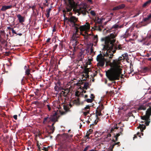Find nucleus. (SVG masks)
<instances>
[{
	"mask_svg": "<svg viewBox=\"0 0 151 151\" xmlns=\"http://www.w3.org/2000/svg\"><path fill=\"white\" fill-rule=\"evenodd\" d=\"M102 41H105L104 47L107 50L106 52L104 55V56L109 58V60L106 62L111 67V68L106 72V75L109 80L113 81V61L111 62L110 59L113 58V34H111L101 39Z\"/></svg>",
	"mask_w": 151,
	"mask_h": 151,
	"instance_id": "1",
	"label": "nucleus"
},
{
	"mask_svg": "<svg viewBox=\"0 0 151 151\" xmlns=\"http://www.w3.org/2000/svg\"><path fill=\"white\" fill-rule=\"evenodd\" d=\"M64 21L66 22L70 27H75L76 32H78L79 29L81 32V34L85 39H87L88 38L89 35L86 32L90 29V28L89 23H86V24L79 27V25L76 23L78 21V19L73 16H71L68 18H65L64 19ZM90 35V34L89 35Z\"/></svg>",
	"mask_w": 151,
	"mask_h": 151,
	"instance_id": "2",
	"label": "nucleus"
},
{
	"mask_svg": "<svg viewBox=\"0 0 151 151\" xmlns=\"http://www.w3.org/2000/svg\"><path fill=\"white\" fill-rule=\"evenodd\" d=\"M124 59V57H119L118 59H114V81L119 80L123 75L122 74V65L121 62Z\"/></svg>",
	"mask_w": 151,
	"mask_h": 151,
	"instance_id": "3",
	"label": "nucleus"
},
{
	"mask_svg": "<svg viewBox=\"0 0 151 151\" xmlns=\"http://www.w3.org/2000/svg\"><path fill=\"white\" fill-rule=\"evenodd\" d=\"M151 115V106H150L149 108L147 109L146 111L145 115L142 116L141 119L144 121H141V123H145V124L147 126L149 125L150 122V116Z\"/></svg>",
	"mask_w": 151,
	"mask_h": 151,
	"instance_id": "4",
	"label": "nucleus"
},
{
	"mask_svg": "<svg viewBox=\"0 0 151 151\" xmlns=\"http://www.w3.org/2000/svg\"><path fill=\"white\" fill-rule=\"evenodd\" d=\"M66 9L63 11V12L70 11L72 9L76 6V4L73 0H65Z\"/></svg>",
	"mask_w": 151,
	"mask_h": 151,
	"instance_id": "5",
	"label": "nucleus"
},
{
	"mask_svg": "<svg viewBox=\"0 0 151 151\" xmlns=\"http://www.w3.org/2000/svg\"><path fill=\"white\" fill-rule=\"evenodd\" d=\"M78 32H76H76L73 34L71 37V43H72L74 47L77 45L78 43V38L79 37V35L77 33Z\"/></svg>",
	"mask_w": 151,
	"mask_h": 151,
	"instance_id": "6",
	"label": "nucleus"
},
{
	"mask_svg": "<svg viewBox=\"0 0 151 151\" xmlns=\"http://www.w3.org/2000/svg\"><path fill=\"white\" fill-rule=\"evenodd\" d=\"M96 60L98 62L97 64L98 66L102 67L104 65L105 60L101 54H100L97 56Z\"/></svg>",
	"mask_w": 151,
	"mask_h": 151,
	"instance_id": "7",
	"label": "nucleus"
},
{
	"mask_svg": "<svg viewBox=\"0 0 151 151\" xmlns=\"http://www.w3.org/2000/svg\"><path fill=\"white\" fill-rule=\"evenodd\" d=\"M114 31L115 30H114V53L116 52V50H120L122 48L121 45L119 43L118 41L116 42V39H115V37L116 36V35L114 34L115 33Z\"/></svg>",
	"mask_w": 151,
	"mask_h": 151,
	"instance_id": "8",
	"label": "nucleus"
},
{
	"mask_svg": "<svg viewBox=\"0 0 151 151\" xmlns=\"http://www.w3.org/2000/svg\"><path fill=\"white\" fill-rule=\"evenodd\" d=\"M101 139L103 141H109L111 140V134L110 133L107 132H104L103 134Z\"/></svg>",
	"mask_w": 151,
	"mask_h": 151,
	"instance_id": "9",
	"label": "nucleus"
},
{
	"mask_svg": "<svg viewBox=\"0 0 151 151\" xmlns=\"http://www.w3.org/2000/svg\"><path fill=\"white\" fill-rule=\"evenodd\" d=\"M90 106L89 105H87L86 106L82 109V112L85 116H86L89 114L90 110Z\"/></svg>",
	"mask_w": 151,
	"mask_h": 151,
	"instance_id": "10",
	"label": "nucleus"
},
{
	"mask_svg": "<svg viewBox=\"0 0 151 151\" xmlns=\"http://www.w3.org/2000/svg\"><path fill=\"white\" fill-rule=\"evenodd\" d=\"M89 29L88 30V31H87L86 32H87L88 31H89ZM88 35H89V37L87 39H85V38H84L86 39V40H87L89 38H90V37L91 36V37H93V42L95 43H97V42H98V36L97 35H94V36H93V35H92L91 34H88L87 33Z\"/></svg>",
	"mask_w": 151,
	"mask_h": 151,
	"instance_id": "11",
	"label": "nucleus"
},
{
	"mask_svg": "<svg viewBox=\"0 0 151 151\" xmlns=\"http://www.w3.org/2000/svg\"><path fill=\"white\" fill-rule=\"evenodd\" d=\"M50 118L51 121L52 122H55L57 121L58 118L57 113L56 112H55L53 115H51Z\"/></svg>",
	"mask_w": 151,
	"mask_h": 151,
	"instance_id": "12",
	"label": "nucleus"
},
{
	"mask_svg": "<svg viewBox=\"0 0 151 151\" xmlns=\"http://www.w3.org/2000/svg\"><path fill=\"white\" fill-rule=\"evenodd\" d=\"M37 145L38 147V149L40 151H48L49 147H45L42 145L40 146L39 144H37Z\"/></svg>",
	"mask_w": 151,
	"mask_h": 151,
	"instance_id": "13",
	"label": "nucleus"
},
{
	"mask_svg": "<svg viewBox=\"0 0 151 151\" xmlns=\"http://www.w3.org/2000/svg\"><path fill=\"white\" fill-rule=\"evenodd\" d=\"M79 12L83 14L84 15H86V13H88V12L86 10V8L84 7L83 8H80L79 10Z\"/></svg>",
	"mask_w": 151,
	"mask_h": 151,
	"instance_id": "14",
	"label": "nucleus"
},
{
	"mask_svg": "<svg viewBox=\"0 0 151 151\" xmlns=\"http://www.w3.org/2000/svg\"><path fill=\"white\" fill-rule=\"evenodd\" d=\"M69 137V136L67 134H63L61 136L60 139L62 141L64 142L67 140Z\"/></svg>",
	"mask_w": 151,
	"mask_h": 151,
	"instance_id": "15",
	"label": "nucleus"
},
{
	"mask_svg": "<svg viewBox=\"0 0 151 151\" xmlns=\"http://www.w3.org/2000/svg\"><path fill=\"white\" fill-rule=\"evenodd\" d=\"M51 121L50 118L48 116L44 118L43 123L44 124H47L50 123Z\"/></svg>",
	"mask_w": 151,
	"mask_h": 151,
	"instance_id": "16",
	"label": "nucleus"
},
{
	"mask_svg": "<svg viewBox=\"0 0 151 151\" xmlns=\"http://www.w3.org/2000/svg\"><path fill=\"white\" fill-rule=\"evenodd\" d=\"M12 5L9 6H3L1 9V10L2 11H5L7 9L12 8Z\"/></svg>",
	"mask_w": 151,
	"mask_h": 151,
	"instance_id": "17",
	"label": "nucleus"
},
{
	"mask_svg": "<svg viewBox=\"0 0 151 151\" xmlns=\"http://www.w3.org/2000/svg\"><path fill=\"white\" fill-rule=\"evenodd\" d=\"M84 57V53L82 52H80L78 55V60L82 61Z\"/></svg>",
	"mask_w": 151,
	"mask_h": 151,
	"instance_id": "18",
	"label": "nucleus"
},
{
	"mask_svg": "<svg viewBox=\"0 0 151 151\" xmlns=\"http://www.w3.org/2000/svg\"><path fill=\"white\" fill-rule=\"evenodd\" d=\"M19 22L20 23H22L24 21V18L21 16L20 14H18L17 15Z\"/></svg>",
	"mask_w": 151,
	"mask_h": 151,
	"instance_id": "19",
	"label": "nucleus"
},
{
	"mask_svg": "<svg viewBox=\"0 0 151 151\" xmlns=\"http://www.w3.org/2000/svg\"><path fill=\"white\" fill-rule=\"evenodd\" d=\"M70 90L68 88L65 89L64 91H62L61 92V95L64 96H66L67 94L70 92Z\"/></svg>",
	"mask_w": 151,
	"mask_h": 151,
	"instance_id": "20",
	"label": "nucleus"
},
{
	"mask_svg": "<svg viewBox=\"0 0 151 151\" xmlns=\"http://www.w3.org/2000/svg\"><path fill=\"white\" fill-rule=\"evenodd\" d=\"M138 129H140L141 132H142L143 130L145 129L146 128V126L144 124H140L138 127H137Z\"/></svg>",
	"mask_w": 151,
	"mask_h": 151,
	"instance_id": "21",
	"label": "nucleus"
},
{
	"mask_svg": "<svg viewBox=\"0 0 151 151\" xmlns=\"http://www.w3.org/2000/svg\"><path fill=\"white\" fill-rule=\"evenodd\" d=\"M125 5L124 4H122L114 7V10H117L124 8Z\"/></svg>",
	"mask_w": 151,
	"mask_h": 151,
	"instance_id": "22",
	"label": "nucleus"
},
{
	"mask_svg": "<svg viewBox=\"0 0 151 151\" xmlns=\"http://www.w3.org/2000/svg\"><path fill=\"white\" fill-rule=\"evenodd\" d=\"M123 27V24L119 25L118 23H116L114 25V29H118L122 28Z\"/></svg>",
	"mask_w": 151,
	"mask_h": 151,
	"instance_id": "23",
	"label": "nucleus"
},
{
	"mask_svg": "<svg viewBox=\"0 0 151 151\" xmlns=\"http://www.w3.org/2000/svg\"><path fill=\"white\" fill-rule=\"evenodd\" d=\"M30 70L29 69H27L25 71V74L28 77H31L32 75L30 73Z\"/></svg>",
	"mask_w": 151,
	"mask_h": 151,
	"instance_id": "24",
	"label": "nucleus"
},
{
	"mask_svg": "<svg viewBox=\"0 0 151 151\" xmlns=\"http://www.w3.org/2000/svg\"><path fill=\"white\" fill-rule=\"evenodd\" d=\"M150 70H151V67H145L143 69V71L144 72H146Z\"/></svg>",
	"mask_w": 151,
	"mask_h": 151,
	"instance_id": "25",
	"label": "nucleus"
},
{
	"mask_svg": "<svg viewBox=\"0 0 151 151\" xmlns=\"http://www.w3.org/2000/svg\"><path fill=\"white\" fill-rule=\"evenodd\" d=\"M146 109V106L144 105H141L137 109V110L138 111L141 110H145Z\"/></svg>",
	"mask_w": 151,
	"mask_h": 151,
	"instance_id": "26",
	"label": "nucleus"
},
{
	"mask_svg": "<svg viewBox=\"0 0 151 151\" xmlns=\"http://www.w3.org/2000/svg\"><path fill=\"white\" fill-rule=\"evenodd\" d=\"M150 3H151L150 2V1L148 0L143 4L142 6L143 7H145L146 6L149 5Z\"/></svg>",
	"mask_w": 151,
	"mask_h": 151,
	"instance_id": "27",
	"label": "nucleus"
},
{
	"mask_svg": "<svg viewBox=\"0 0 151 151\" xmlns=\"http://www.w3.org/2000/svg\"><path fill=\"white\" fill-rule=\"evenodd\" d=\"M89 83L88 82H86L84 83L83 87L85 89H86L89 87Z\"/></svg>",
	"mask_w": 151,
	"mask_h": 151,
	"instance_id": "28",
	"label": "nucleus"
},
{
	"mask_svg": "<svg viewBox=\"0 0 151 151\" xmlns=\"http://www.w3.org/2000/svg\"><path fill=\"white\" fill-rule=\"evenodd\" d=\"M104 107L103 104L100 105L97 108V109L98 110L101 111L103 109Z\"/></svg>",
	"mask_w": 151,
	"mask_h": 151,
	"instance_id": "29",
	"label": "nucleus"
},
{
	"mask_svg": "<svg viewBox=\"0 0 151 151\" xmlns=\"http://www.w3.org/2000/svg\"><path fill=\"white\" fill-rule=\"evenodd\" d=\"M101 111L98 110V109L96 110V114L97 116H100L101 114Z\"/></svg>",
	"mask_w": 151,
	"mask_h": 151,
	"instance_id": "30",
	"label": "nucleus"
},
{
	"mask_svg": "<svg viewBox=\"0 0 151 151\" xmlns=\"http://www.w3.org/2000/svg\"><path fill=\"white\" fill-rule=\"evenodd\" d=\"M82 76L83 77L85 78V79H83L84 80H86L87 78H88L89 76L88 74L84 73L82 75Z\"/></svg>",
	"mask_w": 151,
	"mask_h": 151,
	"instance_id": "31",
	"label": "nucleus"
},
{
	"mask_svg": "<svg viewBox=\"0 0 151 151\" xmlns=\"http://www.w3.org/2000/svg\"><path fill=\"white\" fill-rule=\"evenodd\" d=\"M89 71V68H85L83 70L84 73H86L88 74Z\"/></svg>",
	"mask_w": 151,
	"mask_h": 151,
	"instance_id": "32",
	"label": "nucleus"
},
{
	"mask_svg": "<svg viewBox=\"0 0 151 151\" xmlns=\"http://www.w3.org/2000/svg\"><path fill=\"white\" fill-rule=\"evenodd\" d=\"M55 124V122L52 123V125L51 126V129L52 131V132L53 133L55 130V127L54 126V125Z\"/></svg>",
	"mask_w": 151,
	"mask_h": 151,
	"instance_id": "33",
	"label": "nucleus"
},
{
	"mask_svg": "<svg viewBox=\"0 0 151 151\" xmlns=\"http://www.w3.org/2000/svg\"><path fill=\"white\" fill-rule=\"evenodd\" d=\"M120 134L119 133L116 134V135L114 136V138H115V140H114L115 142L117 141L118 137L120 136Z\"/></svg>",
	"mask_w": 151,
	"mask_h": 151,
	"instance_id": "34",
	"label": "nucleus"
},
{
	"mask_svg": "<svg viewBox=\"0 0 151 151\" xmlns=\"http://www.w3.org/2000/svg\"><path fill=\"white\" fill-rule=\"evenodd\" d=\"M130 36V35L127 32V31L126 32L124 35V38H127L129 36Z\"/></svg>",
	"mask_w": 151,
	"mask_h": 151,
	"instance_id": "35",
	"label": "nucleus"
},
{
	"mask_svg": "<svg viewBox=\"0 0 151 151\" xmlns=\"http://www.w3.org/2000/svg\"><path fill=\"white\" fill-rule=\"evenodd\" d=\"M50 10H51L50 9H49L47 10V13L46 15V17L47 18L49 17L50 16Z\"/></svg>",
	"mask_w": 151,
	"mask_h": 151,
	"instance_id": "36",
	"label": "nucleus"
},
{
	"mask_svg": "<svg viewBox=\"0 0 151 151\" xmlns=\"http://www.w3.org/2000/svg\"><path fill=\"white\" fill-rule=\"evenodd\" d=\"M102 20L101 19L98 18L96 20V22L98 24H100L102 23Z\"/></svg>",
	"mask_w": 151,
	"mask_h": 151,
	"instance_id": "37",
	"label": "nucleus"
},
{
	"mask_svg": "<svg viewBox=\"0 0 151 151\" xmlns=\"http://www.w3.org/2000/svg\"><path fill=\"white\" fill-rule=\"evenodd\" d=\"M116 87H117V86H115L114 85V89H116L115 91V92H114V95L115 94H116L117 93V90L116 89Z\"/></svg>",
	"mask_w": 151,
	"mask_h": 151,
	"instance_id": "38",
	"label": "nucleus"
},
{
	"mask_svg": "<svg viewBox=\"0 0 151 151\" xmlns=\"http://www.w3.org/2000/svg\"><path fill=\"white\" fill-rule=\"evenodd\" d=\"M86 101L88 103H92L93 101V100L92 99H88L86 100Z\"/></svg>",
	"mask_w": 151,
	"mask_h": 151,
	"instance_id": "39",
	"label": "nucleus"
},
{
	"mask_svg": "<svg viewBox=\"0 0 151 151\" xmlns=\"http://www.w3.org/2000/svg\"><path fill=\"white\" fill-rule=\"evenodd\" d=\"M115 142H116L114 140V146H115L116 145H118V146H120V142H117L115 143Z\"/></svg>",
	"mask_w": 151,
	"mask_h": 151,
	"instance_id": "40",
	"label": "nucleus"
},
{
	"mask_svg": "<svg viewBox=\"0 0 151 151\" xmlns=\"http://www.w3.org/2000/svg\"><path fill=\"white\" fill-rule=\"evenodd\" d=\"M90 147V145H88L84 149V150H83V151H86L88 148Z\"/></svg>",
	"mask_w": 151,
	"mask_h": 151,
	"instance_id": "41",
	"label": "nucleus"
},
{
	"mask_svg": "<svg viewBox=\"0 0 151 151\" xmlns=\"http://www.w3.org/2000/svg\"><path fill=\"white\" fill-rule=\"evenodd\" d=\"M149 18L147 17H146V18H144L143 19V21L144 22H146V21H147V20H149Z\"/></svg>",
	"mask_w": 151,
	"mask_h": 151,
	"instance_id": "42",
	"label": "nucleus"
},
{
	"mask_svg": "<svg viewBox=\"0 0 151 151\" xmlns=\"http://www.w3.org/2000/svg\"><path fill=\"white\" fill-rule=\"evenodd\" d=\"M90 134L88 132L86 134V137H87V138L89 139V136L90 135Z\"/></svg>",
	"mask_w": 151,
	"mask_h": 151,
	"instance_id": "43",
	"label": "nucleus"
},
{
	"mask_svg": "<svg viewBox=\"0 0 151 151\" xmlns=\"http://www.w3.org/2000/svg\"><path fill=\"white\" fill-rule=\"evenodd\" d=\"M113 82H112L111 83H109L108 84V85L109 87H112L113 86V85H112Z\"/></svg>",
	"mask_w": 151,
	"mask_h": 151,
	"instance_id": "44",
	"label": "nucleus"
},
{
	"mask_svg": "<svg viewBox=\"0 0 151 151\" xmlns=\"http://www.w3.org/2000/svg\"><path fill=\"white\" fill-rule=\"evenodd\" d=\"M24 69L25 70H26L27 69H29V66L28 65H25L24 66Z\"/></svg>",
	"mask_w": 151,
	"mask_h": 151,
	"instance_id": "45",
	"label": "nucleus"
},
{
	"mask_svg": "<svg viewBox=\"0 0 151 151\" xmlns=\"http://www.w3.org/2000/svg\"><path fill=\"white\" fill-rule=\"evenodd\" d=\"M12 33L14 34H17V33L15 31V30H14L12 28Z\"/></svg>",
	"mask_w": 151,
	"mask_h": 151,
	"instance_id": "46",
	"label": "nucleus"
},
{
	"mask_svg": "<svg viewBox=\"0 0 151 151\" xmlns=\"http://www.w3.org/2000/svg\"><path fill=\"white\" fill-rule=\"evenodd\" d=\"M91 14L93 16H95L96 15L95 12L93 11H91Z\"/></svg>",
	"mask_w": 151,
	"mask_h": 151,
	"instance_id": "47",
	"label": "nucleus"
},
{
	"mask_svg": "<svg viewBox=\"0 0 151 151\" xmlns=\"http://www.w3.org/2000/svg\"><path fill=\"white\" fill-rule=\"evenodd\" d=\"M47 108L48 109V110L49 111H50L51 109V107H50V105L49 104H47Z\"/></svg>",
	"mask_w": 151,
	"mask_h": 151,
	"instance_id": "48",
	"label": "nucleus"
},
{
	"mask_svg": "<svg viewBox=\"0 0 151 151\" xmlns=\"http://www.w3.org/2000/svg\"><path fill=\"white\" fill-rule=\"evenodd\" d=\"M115 98H114V101H115V103L116 104H117L118 101H119V99H116V100H115Z\"/></svg>",
	"mask_w": 151,
	"mask_h": 151,
	"instance_id": "49",
	"label": "nucleus"
},
{
	"mask_svg": "<svg viewBox=\"0 0 151 151\" xmlns=\"http://www.w3.org/2000/svg\"><path fill=\"white\" fill-rule=\"evenodd\" d=\"M13 118L15 120H17V115H14L13 116Z\"/></svg>",
	"mask_w": 151,
	"mask_h": 151,
	"instance_id": "50",
	"label": "nucleus"
},
{
	"mask_svg": "<svg viewBox=\"0 0 151 151\" xmlns=\"http://www.w3.org/2000/svg\"><path fill=\"white\" fill-rule=\"evenodd\" d=\"M122 56H123V57H124V58H125V57H127L128 56V55H127V53H126V54H124V55H122Z\"/></svg>",
	"mask_w": 151,
	"mask_h": 151,
	"instance_id": "51",
	"label": "nucleus"
},
{
	"mask_svg": "<svg viewBox=\"0 0 151 151\" xmlns=\"http://www.w3.org/2000/svg\"><path fill=\"white\" fill-rule=\"evenodd\" d=\"M55 90L56 91H58V87H56L55 86Z\"/></svg>",
	"mask_w": 151,
	"mask_h": 151,
	"instance_id": "52",
	"label": "nucleus"
},
{
	"mask_svg": "<svg viewBox=\"0 0 151 151\" xmlns=\"http://www.w3.org/2000/svg\"><path fill=\"white\" fill-rule=\"evenodd\" d=\"M116 126H117V125L116 124V125H115V126H114V129H118L119 127H118Z\"/></svg>",
	"mask_w": 151,
	"mask_h": 151,
	"instance_id": "53",
	"label": "nucleus"
},
{
	"mask_svg": "<svg viewBox=\"0 0 151 151\" xmlns=\"http://www.w3.org/2000/svg\"><path fill=\"white\" fill-rule=\"evenodd\" d=\"M91 99H93V98H94V95L93 94H91Z\"/></svg>",
	"mask_w": 151,
	"mask_h": 151,
	"instance_id": "54",
	"label": "nucleus"
},
{
	"mask_svg": "<svg viewBox=\"0 0 151 151\" xmlns=\"http://www.w3.org/2000/svg\"><path fill=\"white\" fill-rule=\"evenodd\" d=\"M50 40H51L50 38H48L47 40V42H49Z\"/></svg>",
	"mask_w": 151,
	"mask_h": 151,
	"instance_id": "55",
	"label": "nucleus"
},
{
	"mask_svg": "<svg viewBox=\"0 0 151 151\" xmlns=\"http://www.w3.org/2000/svg\"><path fill=\"white\" fill-rule=\"evenodd\" d=\"M147 37L149 38H151V35H147Z\"/></svg>",
	"mask_w": 151,
	"mask_h": 151,
	"instance_id": "56",
	"label": "nucleus"
},
{
	"mask_svg": "<svg viewBox=\"0 0 151 151\" xmlns=\"http://www.w3.org/2000/svg\"><path fill=\"white\" fill-rule=\"evenodd\" d=\"M112 91H111L110 92H109V95L110 96H111L112 95Z\"/></svg>",
	"mask_w": 151,
	"mask_h": 151,
	"instance_id": "57",
	"label": "nucleus"
},
{
	"mask_svg": "<svg viewBox=\"0 0 151 151\" xmlns=\"http://www.w3.org/2000/svg\"><path fill=\"white\" fill-rule=\"evenodd\" d=\"M96 148H95L94 149H91L89 151H96Z\"/></svg>",
	"mask_w": 151,
	"mask_h": 151,
	"instance_id": "58",
	"label": "nucleus"
},
{
	"mask_svg": "<svg viewBox=\"0 0 151 151\" xmlns=\"http://www.w3.org/2000/svg\"><path fill=\"white\" fill-rule=\"evenodd\" d=\"M137 138V135L136 134L134 135V137L133 138V139L134 140L135 138Z\"/></svg>",
	"mask_w": 151,
	"mask_h": 151,
	"instance_id": "59",
	"label": "nucleus"
},
{
	"mask_svg": "<svg viewBox=\"0 0 151 151\" xmlns=\"http://www.w3.org/2000/svg\"><path fill=\"white\" fill-rule=\"evenodd\" d=\"M92 130L90 129L89 130V133L90 134H91V133H92Z\"/></svg>",
	"mask_w": 151,
	"mask_h": 151,
	"instance_id": "60",
	"label": "nucleus"
},
{
	"mask_svg": "<svg viewBox=\"0 0 151 151\" xmlns=\"http://www.w3.org/2000/svg\"><path fill=\"white\" fill-rule=\"evenodd\" d=\"M140 133L139 132H138L137 133V135L138 136H139V137H140Z\"/></svg>",
	"mask_w": 151,
	"mask_h": 151,
	"instance_id": "61",
	"label": "nucleus"
},
{
	"mask_svg": "<svg viewBox=\"0 0 151 151\" xmlns=\"http://www.w3.org/2000/svg\"><path fill=\"white\" fill-rule=\"evenodd\" d=\"M147 17L150 19V18H151V14L149 15Z\"/></svg>",
	"mask_w": 151,
	"mask_h": 151,
	"instance_id": "62",
	"label": "nucleus"
},
{
	"mask_svg": "<svg viewBox=\"0 0 151 151\" xmlns=\"http://www.w3.org/2000/svg\"><path fill=\"white\" fill-rule=\"evenodd\" d=\"M55 49H56V47H54L53 50L52 51L53 52H54L55 51Z\"/></svg>",
	"mask_w": 151,
	"mask_h": 151,
	"instance_id": "63",
	"label": "nucleus"
},
{
	"mask_svg": "<svg viewBox=\"0 0 151 151\" xmlns=\"http://www.w3.org/2000/svg\"><path fill=\"white\" fill-rule=\"evenodd\" d=\"M66 112H62V113H61V114L62 115L65 114Z\"/></svg>",
	"mask_w": 151,
	"mask_h": 151,
	"instance_id": "64",
	"label": "nucleus"
}]
</instances>
